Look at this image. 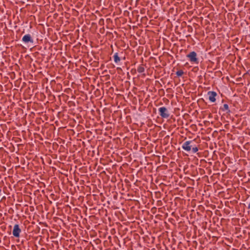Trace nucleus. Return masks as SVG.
Masks as SVG:
<instances>
[{"label":"nucleus","mask_w":250,"mask_h":250,"mask_svg":"<svg viewBox=\"0 0 250 250\" xmlns=\"http://www.w3.org/2000/svg\"><path fill=\"white\" fill-rule=\"evenodd\" d=\"M187 57L192 63L198 64L199 62L197 58V54L195 52L192 51L187 55Z\"/></svg>","instance_id":"1"},{"label":"nucleus","mask_w":250,"mask_h":250,"mask_svg":"<svg viewBox=\"0 0 250 250\" xmlns=\"http://www.w3.org/2000/svg\"><path fill=\"white\" fill-rule=\"evenodd\" d=\"M159 115L164 118H167L169 116L167 108L164 106L161 107L158 109Z\"/></svg>","instance_id":"2"},{"label":"nucleus","mask_w":250,"mask_h":250,"mask_svg":"<svg viewBox=\"0 0 250 250\" xmlns=\"http://www.w3.org/2000/svg\"><path fill=\"white\" fill-rule=\"evenodd\" d=\"M191 143L190 141L184 142L182 146V148L187 151H189L191 149L192 145H190Z\"/></svg>","instance_id":"3"},{"label":"nucleus","mask_w":250,"mask_h":250,"mask_svg":"<svg viewBox=\"0 0 250 250\" xmlns=\"http://www.w3.org/2000/svg\"><path fill=\"white\" fill-rule=\"evenodd\" d=\"M21 232V229L19 228V226L18 224H16L14 226L13 230V235L16 237H19L20 236V233Z\"/></svg>","instance_id":"4"},{"label":"nucleus","mask_w":250,"mask_h":250,"mask_svg":"<svg viewBox=\"0 0 250 250\" xmlns=\"http://www.w3.org/2000/svg\"><path fill=\"white\" fill-rule=\"evenodd\" d=\"M208 97L209 100L212 102L214 103L216 101V96H217V93L214 91H208Z\"/></svg>","instance_id":"5"},{"label":"nucleus","mask_w":250,"mask_h":250,"mask_svg":"<svg viewBox=\"0 0 250 250\" xmlns=\"http://www.w3.org/2000/svg\"><path fill=\"white\" fill-rule=\"evenodd\" d=\"M22 41L25 43H28L29 42H33V40L32 39L31 36L30 34L25 35L22 38Z\"/></svg>","instance_id":"6"},{"label":"nucleus","mask_w":250,"mask_h":250,"mask_svg":"<svg viewBox=\"0 0 250 250\" xmlns=\"http://www.w3.org/2000/svg\"><path fill=\"white\" fill-rule=\"evenodd\" d=\"M114 61L115 62L117 63L120 61V59L118 55V53H116L113 56Z\"/></svg>","instance_id":"7"},{"label":"nucleus","mask_w":250,"mask_h":250,"mask_svg":"<svg viewBox=\"0 0 250 250\" xmlns=\"http://www.w3.org/2000/svg\"><path fill=\"white\" fill-rule=\"evenodd\" d=\"M138 72L142 73L144 72L145 68L143 65H139L137 68Z\"/></svg>","instance_id":"8"},{"label":"nucleus","mask_w":250,"mask_h":250,"mask_svg":"<svg viewBox=\"0 0 250 250\" xmlns=\"http://www.w3.org/2000/svg\"><path fill=\"white\" fill-rule=\"evenodd\" d=\"M222 109L223 111H227V112H230V110H229V105L227 104H224L223 105V107L222 108Z\"/></svg>","instance_id":"9"},{"label":"nucleus","mask_w":250,"mask_h":250,"mask_svg":"<svg viewBox=\"0 0 250 250\" xmlns=\"http://www.w3.org/2000/svg\"><path fill=\"white\" fill-rule=\"evenodd\" d=\"M183 74H184V72L181 70H179L176 72V75L179 77L182 76Z\"/></svg>","instance_id":"10"},{"label":"nucleus","mask_w":250,"mask_h":250,"mask_svg":"<svg viewBox=\"0 0 250 250\" xmlns=\"http://www.w3.org/2000/svg\"><path fill=\"white\" fill-rule=\"evenodd\" d=\"M191 150L193 153H195L198 151V148L197 147H192Z\"/></svg>","instance_id":"11"},{"label":"nucleus","mask_w":250,"mask_h":250,"mask_svg":"<svg viewBox=\"0 0 250 250\" xmlns=\"http://www.w3.org/2000/svg\"><path fill=\"white\" fill-rule=\"evenodd\" d=\"M248 208L249 209H250V203L248 204Z\"/></svg>","instance_id":"12"}]
</instances>
